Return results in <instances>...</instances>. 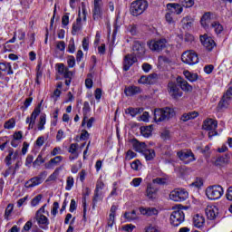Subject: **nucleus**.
<instances>
[{"label":"nucleus","instance_id":"48","mask_svg":"<svg viewBox=\"0 0 232 232\" xmlns=\"http://www.w3.org/2000/svg\"><path fill=\"white\" fill-rule=\"evenodd\" d=\"M14 211V204H8L5 211V218H8Z\"/></svg>","mask_w":232,"mask_h":232},{"label":"nucleus","instance_id":"56","mask_svg":"<svg viewBox=\"0 0 232 232\" xmlns=\"http://www.w3.org/2000/svg\"><path fill=\"white\" fill-rule=\"evenodd\" d=\"M131 169H134V171H139V168H140V160H136L132 163H130Z\"/></svg>","mask_w":232,"mask_h":232},{"label":"nucleus","instance_id":"19","mask_svg":"<svg viewBox=\"0 0 232 232\" xmlns=\"http://www.w3.org/2000/svg\"><path fill=\"white\" fill-rule=\"evenodd\" d=\"M132 54L137 55H144L146 53V48L144 47V44L140 42H134L132 44Z\"/></svg>","mask_w":232,"mask_h":232},{"label":"nucleus","instance_id":"49","mask_svg":"<svg viewBox=\"0 0 232 232\" xmlns=\"http://www.w3.org/2000/svg\"><path fill=\"white\" fill-rule=\"evenodd\" d=\"M4 128L5 130H12V128H15V121H14V119H11L5 121Z\"/></svg>","mask_w":232,"mask_h":232},{"label":"nucleus","instance_id":"14","mask_svg":"<svg viewBox=\"0 0 232 232\" xmlns=\"http://www.w3.org/2000/svg\"><path fill=\"white\" fill-rule=\"evenodd\" d=\"M199 39L202 45L208 52H213V48L217 46V43H215V40H213L208 34L200 35Z\"/></svg>","mask_w":232,"mask_h":232},{"label":"nucleus","instance_id":"38","mask_svg":"<svg viewBox=\"0 0 232 232\" xmlns=\"http://www.w3.org/2000/svg\"><path fill=\"white\" fill-rule=\"evenodd\" d=\"M102 201V196L101 192L94 191V196L92 198V209H95V206H97V202Z\"/></svg>","mask_w":232,"mask_h":232},{"label":"nucleus","instance_id":"41","mask_svg":"<svg viewBox=\"0 0 232 232\" xmlns=\"http://www.w3.org/2000/svg\"><path fill=\"white\" fill-rule=\"evenodd\" d=\"M44 159L43 158V155L39 154L36 158V160L33 162V168H39L41 164H44Z\"/></svg>","mask_w":232,"mask_h":232},{"label":"nucleus","instance_id":"16","mask_svg":"<svg viewBox=\"0 0 232 232\" xmlns=\"http://www.w3.org/2000/svg\"><path fill=\"white\" fill-rule=\"evenodd\" d=\"M137 62V56L134 53L126 54L123 59V70L124 72H128L133 64Z\"/></svg>","mask_w":232,"mask_h":232},{"label":"nucleus","instance_id":"22","mask_svg":"<svg viewBox=\"0 0 232 232\" xmlns=\"http://www.w3.org/2000/svg\"><path fill=\"white\" fill-rule=\"evenodd\" d=\"M159 191V188H157L153 184L149 183L147 185V189H146V197L150 198V200H153L154 198H157V193Z\"/></svg>","mask_w":232,"mask_h":232},{"label":"nucleus","instance_id":"36","mask_svg":"<svg viewBox=\"0 0 232 232\" xmlns=\"http://www.w3.org/2000/svg\"><path fill=\"white\" fill-rule=\"evenodd\" d=\"M211 28L214 29V32L217 34V35H219V34L224 32V26H222L218 22H212Z\"/></svg>","mask_w":232,"mask_h":232},{"label":"nucleus","instance_id":"55","mask_svg":"<svg viewBox=\"0 0 232 232\" xmlns=\"http://www.w3.org/2000/svg\"><path fill=\"white\" fill-rule=\"evenodd\" d=\"M25 122L26 124H29L27 130H34V127L35 126V120L27 117Z\"/></svg>","mask_w":232,"mask_h":232},{"label":"nucleus","instance_id":"40","mask_svg":"<svg viewBox=\"0 0 232 232\" xmlns=\"http://www.w3.org/2000/svg\"><path fill=\"white\" fill-rule=\"evenodd\" d=\"M44 124H46V114H42L40 116V121L38 123L39 131H43V130H44Z\"/></svg>","mask_w":232,"mask_h":232},{"label":"nucleus","instance_id":"6","mask_svg":"<svg viewBox=\"0 0 232 232\" xmlns=\"http://www.w3.org/2000/svg\"><path fill=\"white\" fill-rule=\"evenodd\" d=\"M189 197V193L187 192L184 188H177L170 192L169 198L174 202H184V200H188Z\"/></svg>","mask_w":232,"mask_h":232},{"label":"nucleus","instance_id":"43","mask_svg":"<svg viewBox=\"0 0 232 232\" xmlns=\"http://www.w3.org/2000/svg\"><path fill=\"white\" fill-rule=\"evenodd\" d=\"M148 84H155L159 81V75L152 73L147 76Z\"/></svg>","mask_w":232,"mask_h":232},{"label":"nucleus","instance_id":"28","mask_svg":"<svg viewBox=\"0 0 232 232\" xmlns=\"http://www.w3.org/2000/svg\"><path fill=\"white\" fill-rule=\"evenodd\" d=\"M141 215H147V217H155L159 215V210L155 208H140Z\"/></svg>","mask_w":232,"mask_h":232},{"label":"nucleus","instance_id":"54","mask_svg":"<svg viewBox=\"0 0 232 232\" xmlns=\"http://www.w3.org/2000/svg\"><path fill=\"white\" fill-rule=\"evenodd\" d=\"M67 64L69 68H73V66H75V57L73 55H69L67 57Z\"/></svg>","mask_w":232,"mask_h":232},{"label":"nucleus","instance_id":"61","mask_svg":"<svg viewBox=\"0 0 232 232\" xmlns=\"http://www.w3.org/2000/svg\"><path fill=\"white\" fill-rule=\"evenodd\" d=\"M145 232H162L159 227L150 225L149 227H145Z\"/></svg>","mask_w":232,"mask_h":232},{"label":"nucleus","instance_id":"50","mask_svg":"<svg viewBox=\"0 0 232 232\" xmlns=\"http://www.w3.org/2000/svg\"><path fill=\"white\" fill-rule=\"evenodd\" d=\"M67 52H69V53H75V41L73 40V38L71 39L69 42Z\"/></svg>","mask_w":232,"mask_h":232},{"label":"nucleus","instance_id":"18","mask_svg":"<svg viewBox=\"0 0 232 232\" xmlns=\"http://www.w3.org/2000/svg\"><path fill=\"white\" fill-rule=\"evenodd\" d=\"M205 213L208 220H215L218 217V208L215 205L207 206Z\"/></svg>","mask_w":232,"mask_h":232},{"label":"nucleus","instance_id":"35","mask_svg":"<svg viewBox=\"0 0 232 232\" xmlns=\"http://www.w3.org/2000/svg\"><path fill=\"white\" fill-rule=\"evenodd\" d=\"M142 109L133 107H130L127 110H125V113H127V115H130L131 117H135L136 115H138V113H142Z\"/></svg>","mask_w":232,"mask_h":232},{"label":"nucleus","instance_id":"11","mask_svg":"<svg viewBox=\"0 0 232 232\" xmlns=\"http://www.w3.org/2000/svg\"><path fill=\"white\" fill-rule=\"evenodd\" d=\"M48 176V172L43 171L38 176L31 178L28 181L25 182L24 186L27 188H35V186H39L44 182V179Z\"/></svg>","mask_w":232,"mask_h":232},{"label":"nucleus","instance_id":"29","mask_svg":"<svg viewBox=\"0 0 232 232\" xmlns=\"http://www.w3.org/2000/svg\"><path fill=\"white\" fill-rule=\"evenodd\" d=\"M198 117V111H193L187 113L182 114L180 120L183 122H188V121H192L193 119H197Z\"/></svg>","mask_w":232,"mask_h":232},{"label":"nucleus","instance_id":"34","mask_svg":"<svg viewBox=\"0 0 232 232\" xmlns=\"http://www.w3.org/2000/svg\"><path fill=\"white\" fill-rule=\"evenodd\" d=\"M152 131H153V126L151 125L140 127V133L146 139H148V137H151Z\"/></svg>","mask_w":232,"mask_h":232},{"label":"nucleus","instance_id":"45","mask_svg":"<svg viewBox=\"0 0 232 232\" xmlns=\"http://www.w3.org/2000/svg\"><path fill=\"white\" fill-rule=\"evenodd\" d=\"M41 200H43V194H39L36 197H34L31 201V206L33 208H35V206H39Z\"/></svg>","mask_w":232,"mask_h":232},{"label":"nucleus","instance_id":"63","mask_svg":"<svg viewBox=\"0 0 232 232\" xmlns=\"http://www.w3.org/2000/svg\"><path fill=\"white\" fill-rule=\"evenodd\" d=\"M122 229L126 232H133V230L135 229V226L132 224L125 225L122 227Z\"/></svg>","mask_w":232,"mask_h":232},{"label":"nucleus","instance_id":"5","mask_svg":"<svg viewBox=\"0 0 232 232\" xmlns=\"http://www.w3.org/2000/svg\"><path fill=\"white\" fill-rule=\"evenodd\" d=\"M104 17V3L102 0H94L92 7L93 21H101Z\"/></svg>","mask_w":232,"mask_h":232},{"label":"nucleus","instance_id":"44","mask_svg":"<svg viewBox=\"0 0 232 232\" xmlns=\"http://www.w3.org/2000/svg\"><path fill=\"white\" fill-rule=\"evenodd\" d=\"M74 180H73V177L69 176L66 179V186H65V189L66 191H70L72 189V188H73V184H74Z\"/></svg>","mask_w":232,"mask_h":232},{"label":"nucleus","instance_id":"30","mask_svg":"<svg viewBox=\"0 0 232 232\" xmlns=\"http://www.w3.org/2000/svg\"><path fill=\"white\" fill-rule=\"evenodd\" d=\"M194 20L191 16H185L181 20V25L184 30H189L193 26Z\"/></svg>","mask_w":232,"mask_h":232},{"label":"nucleus","instance_id":"53","mask_svg":"<svg viewBox=\"0 0 232 232\" xmlns=\"http://www.w3.org/2000/svg\"><path fill=\"white\" fill-rule=\"evenodd\" d=\"M208 23H209V13L205 14L201 18V24L204 28L208 26Z\"/></svg>","mask_w":232,"mask_h":232},{"label":"nucleus","instance_id":"7","mask_svg":"<svg viewBox=\"0 0 232 232\" xmlns=\"http://www.w3.org/2000/svg\"><path fill=\"white\" fill-rule=\"evenodd\" d=\"M181 61L185 64L193 66L198 63V54H197L195 51H185L181 55Z\"/></svg>","mask_w":232,"mask_h":232},{"label":"nucleus","instance_id":"62","mask_svg":"<svg viewBox=\"0 0 232 232\" xmlns=\"http://www.w3.org/2000/svg\"><path fill=\"white\" fill-rule=\"evenodd\" d=\"M81 31V24H72V34L73 35L77 34V32Z\"/></svg>","mask_w":232,"mask_h":232},{"label":"nucleus","instance_id":"59","mask_svg":"<svg viewBox=\"0 0 232 232\" xmlns=\"http://www.w3.org/2000/svg\"><path fill=\"white\" fill-rule=\"evenodd\" d=\"M32 164H34V155H28L25 160V166L31 168Z\"/></svg>","mask_w":232,"mask_h":232},{"label":"nucleus","instance_id":"42","mask_svg":"<svg viewBox=\"0 0 232 232\" xmlns=\"http://www.w3.org/2000/svg\"><path fill=\"white\" fill-rule=\"evenodd\" d=\"M179 5L183 6L184 8H191L193 5H195L194 0H179Z\"/></svg>","mask_w":232,"mask_h":232},{"label":"nucleus","instance_id":"21","mask_svg":"<svg viewBox=\"0 0 232 232\" xmlns=\"http://www.w3.org/2000/svg\"><path fill=\"white\" fill-rule=\"evenodd\" d=\"M63 156H56L51 159L48 162L44 164L45 169H53L55 166H59L63 162Z\"/></svg>","mask_w":232,"mask_h":232},{"label":"nucleus","instance_id":"37","mask_svg":"<svg viewBox=\"0 0 232 232\" xmlns=\"http://www.w3.org/2000/svg\"><path fill=\"white\" fill-rule=\"evenodd\" d=\"M183 73H184L186 79H188V81H189L190 82H195V81H197V79H198V74L193 73L189 71H185Z\"/></svg>","mask_w":232,"mask_h":232},{"label":"nucleus","instance_id":"60","mask_svg":"<svg viewBox=\"0 0 232 232\" xmlns=\"http://www.w3.org/2000/svg\"><path fill=\"white\" fill-rule=\"evenodd\" d=\"M68 151L71 154H79V152H77V143H72L69 147Z\"/></svg>","mask_w":232,"mask_h":232},{"label":"nucleus","instance_id":"1","mask_svg":"<svg viewBox=\"0 0 232 232\" xmlns=\"http://www.w3.org/2000/svg\"><path fill=\"white\" fill-rule=\"evenodd\" d=\"M171 117H175V110L169 107L154 110L155 122H163V121H169Z\"/></svg>","mask_w":232,"mask_h":232},{"label":"nucleus","instance_id":"47","mask_svg":"<svg viewBox=\"0 0 232 232\" xmlns=\"http://www.w3.org/2000/svg\"><path fill=\"white\" fill-rule=\"evenodd\" d=\"M56 68L60 75H63V73L68 70V67L64 66V63H57Z\"/></svg>","mask_w":232,"mask_h":232},{"label":"nucleus","instance_id":"57","mask_svg":"<svg viewBox=\"0 0 232 232\" xmlns=\"http://www.w3.org/2000/svg\"><path fill=\"white\" fill-rule=\"evenodd\" d=\"M142 182V178H134L132 181L130 182L131 186L134 188H139Z\"/></svg>","mask_w":232,"mask_h":232},{"label":"nucleus","instance_id":"13","mask_svg":"<svg viewBox=\"0 0 232 232\" xmlns=\"http://www.w3.org/2000/svg\"><path fill=\"white\" fill-rule=\"evenodd\" d=\"M177 155L179 159L184 162V164H189L197 160L195 154H193V151L191 150H180L177 153Z\"/></svg>","mask_w":232,"mask_h":232},{"label":"nucleus","instance_id":"3","mask_svg":"<svg viewBox=\"0 0 232 232\" xmlns=\"http://www.w3.org/2000/svg\"><path fill=\"white\" fill-rule=\"evenodd\" d=\"M222 195H224V188L220 185H213L206 188V196L208 200H218Z\"/></svg>","mask_w":232,"mask_h":232},{"label":"nucleus","instance_id":"64","mask_svg":"<svg viewBox=\"0 0 232 232\" xmlns=\"http://www.w3.org/2000/svg\"><path fill=\"white\" fill-rule=\"evenodd\" d=\"M226 198L228 200L232 201V186L227 188V194H226Z\"/></svg>","mask_w":232,"mask_h":232},{"label":"nucleus","instance_id":"8","mask_svg":"<svg viewBox=\"0 0 232 232\" xmlns=\"http://www.w3.org/2000/svg\"><path fill=\"white\" fill-rule=\"evenodd\" d=\"M168 44V40L165 38H160L158 40H150L147 43V46L151 50V52H162L166 45Z\"/></svg>","mask_w":232,"mask_h":232},{"label":"nucleus","instance_id":"26","mask_svg":"<svg viewBox=\"0 0 232 232\" xmlns=\"http://www.w3.org/2000/svg\"><path fill=\"white\" fill-rule=\"evenodd\" d=\"M132 146H133V150L135 151H139V153H144V150H146V149L148 148L146 143H144V142H137L136 139L132 140Z\"/></svg>","mask_w":232,"mask_h":232},{"label":"nucleus","instance_id":"25","mask_svg":"<svg viewBox=\"0 0 232 232\" xmlns=\"http://www.w3.org/2000/svg\"><path fill=\"white\" fill-rule=\"evenodd\" d=\"M110 211H111V213L109 215L107 226H108V227H113V225L115 224V213H117V206L112 205L111 207Z\"/></svg>","mask_w":232,"mask_h":232},{"label":"nucleus","instance_id":"39","mask_svg":"<svg viewBox=\"0 0 232 232\" xmlns=\"http://www.w3.org/2000/svg\"><path fill=\"white\" fill-rule=\"evenodd\" d=\"M124 218H126V220H128L129 222H131L132 220H137V211L132 210L131 212H125Z\"/></svg>","mask_w":232,"mask_h":232},{"label":"nucleus","instance_id":"27","mask_svg":"<svg viewBox=\"0 0 232 232\" xmlns=\"http://www.w3.org/2000/svg\"><path fill=\"white\" fill-rule=\"evenodd\" d=\"M177 82L178 84H179V87L183 92H192L193 87L189 85V83L186 80L182 78H178Z\"/></svg>","mask_w":232,"mask_h":232},{"label":"nucleus","instance_id":"46","mask_svg":"<svg viewBox=\"0 0 232 232\" xmlns=\"http://www.w3.org/2000/svg\"><path fill=\"white\" fill-rule=\"evenodd\" d=\"M40 114H41V105H39L33 111L29 119H33V120L36 121L37 117H39Z\"/></svg>","mask_w":232,"mask_h":232},{"label":"nucleus","instance_id":"2","mask_svg":"<svg viewBox=\"0 0 232 232\" xmlns=\"http://www.w3.org/2000/svg\"><path fill=\"white\" fill-rule=\"evenodd\" d=\"M148 1L146 0H135L131 3L130 12L131 15L137 17L142 15L146 10H148Z\"/></svg>","mask_w":232,"mask_h":232},{"label":"nucleus","instance_id":"12","mask_svg":"<svg viewBox=\"0 0 232 232\" xmlns=\"http://www.w3.org/2000/svg\"><path fill=\"white\" fill-rule=\"evenodd\" d=\"M168 92L169 95H170V97H172V99H180V97H182L183 92L182 91H180V89L179 88V85L174 82H169L168 83Z\"/></svg>","mask_w":232,"mask_h":232},{"label":"nucleus","instance_id":"17","mask_svg":"<svg viewBox=\"0 0 232 232\" xmlns=\"http://www.w3.org/2000/svg\"><path fill=\"white\" fill-rule=\"evenodd\" d=\"M14 154V149L9 148L8 150V155L5 159V164L7 166V169L5 170V173H3L5 179L12 173V169H14V167L12 166V155Z\"/></svg>","mask_w":232,"mask_h":232},{"label":"nucleus","instance_id":"9","mask_svg":"<svg viewBox=\"0 0 232 232\" xmlns=\"http://www.w3.org/2000/svg\"><path fill=\"white\" fill-rule=\"evenodd\" d=\"M218 126V122L213 119H207L203 122V130H206L208 132V137H215V135H218L217 132V127Z\"/></svg>","mask_w":232,"mask_h":232},{"label":"nucleus","instance_id":"23","mask_svg":"<svg viewBox=\"0 0 232 232\" xmlns=\"http://www.w3.org/2000/svg\"><path fill=\"white\" fill-rule=\"evenodd\" d=\"M167 8L171 14H177V15H180L183 10L181 4H167Z\"/></svg>","mask_w":232,"mask_h":232},{"label":"nucleus","instance_id":"51","mask_svg":"<svg viewBox=\"0 0 232 232\" xmlns=\"http://www.w3.org/2000/svg\"><path fill=\"white\" fill-rule=\"evenodd\" d=\"M224 164H227V158L219 157L216 160V166H224Z\"/></svg>","mask_w":232,"mask_h":232},{"label":"nucleus","instance_id":"31","mask_svg":"<svg viewBox=\"0 0 232 232\" xmlns=\"http://www.w3.org/2000/svg\"><path fill=\"white\" fill-rule=\"evenodd\" d=\"M90 102H84L83 107H82V114H83V120L82 121V126H86V121L88 119V113L90 112Z\"/></svg>","mask_w":232,"mask_h":232},{"label":"nucleus","instance_id":"15","mask_svg":"<svg viewBox=\"0 0 232 232\" xmlns=\"http://www.w3.org/2000/svg\"><path fill=\"white\" fill-rule=\"evenodd\" d=\"M232 99V87L228 88L227 92L223 95V98L219 102L218 108L223 110V108H227L229 106V101Z\"/></svg>","mask_w":232,"mask_h":232},{"label":"nucleus","instance_id":"24","mask_svg":"<svg viewBox=\"0 0 232 232\" xmlns=\"http://www.w3.org/2000/svg\"><path fill=\"white\" fill-rule=\"evenodd\" d=\"M206 223V218L200 214H196L193 218V225L195 227L200 228Z\"/></svg>","mask_w":232,"mask_h":232},{"label":"nucleus","instance_id":"10","mask_svg":"<svg viewBox=\"0 0 232 232\" xmlns=\"http://www.w3.org/2000/svg\"><path fill=\"white\" fill-rule=\"evenodd\" d=\"M186 220V215L182 209L174 210L170 215V224L174 227H179Z\"/></svg>","mask_w":232,"mask_h":232},{"label":"nucleus","instance_id":"32","mask_svg":"<svg viewBox=\"0 0 232 232\" xmlns=\"http://www.w3.org/2000/svg\"><path fill=\"white\" fill-rule=\"evenodd\" d=\"M0 72H5L7 75L14 74L10 63H0Z\"/></svg>","mask_w":232,"mask_h":232},{"label":"nucleus","instance_id":"33","mask_svg":"<svg viewBox=\"0 0 232 232\" xmlns=\"http://www.w3.org/2000/svg\"><path fill=\"white\" fill-rule=\"evenodd\" d=\"M142 155L145 157L146 160H153L156 157L155 150L146 148L145 150H143Z\"/></svg>","mask_w":232,"mask_h":232},{"label":"nucleus","instance_id":"4","mask_svg":"<svg viewBox=\"0 0 232 232\" xmlns=\"http://www.w3.org/2000/svg\"><path fill=\"white\" fill-rule=\"evenodd\" d=\"M45 208L46 204L40 208L34 216V219L36 220L41 229H48V226H50V219H48V218L44 215Z\"/></svg>","mask_w":232,"mask_h":232},{"label":"nucleus","instance_id":"52","mask_svg":"<svg viewBox=\"0 0 232 232\" xmlns=\"http://www.w3.org/2000/svg\"><path fill=\"white\" fill-rule=\"evenodd\" d=\"M60 169H56L54 170V172L48 177V179H47L48 182H52V180H56L57 179V177H59Z\"/></svg>","mask_w":232,"mask_h":232},{"label":"nucleus","instance_id":"58","mask_svg":"<svg viewBox=\"0 0 232 232\" xmlns=\"http://www.w3.org/2000/svg\"><path fill=\"white\" fill-rule=\"evenodd\" d=\"M56 48L57 50H60V52H64V50H66V44L64 43V41L57 42Z\"/></svg>","mask_w":232,"mask_h":232},{"label":"nucleus","instance_id":"20","mask_svg":"<svg viewBox=\"0 0 232 232\" xmlns=\"http://www.w3.org/2000/svg\"><path fill=\"white\" fill-rule=\"evenodd\" d=\"M142 92V89L139 86L130 85L128 87H125L124 93L126 97H133V95H139V93Z\"/></svg>","mask_w":232,"mask_h":232}]
</instances>
